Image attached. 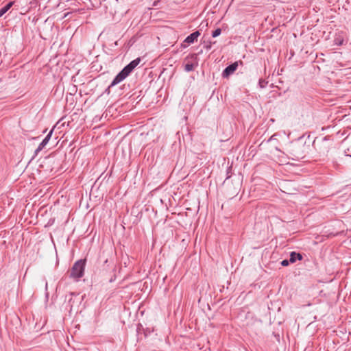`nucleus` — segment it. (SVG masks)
I'll return each instance as SVG.
<instances>
[{
  "instance_id": "39448f33",
  "label": "nucleus",
  "mask_w": 351,
  "mask_h": 351,
  "mask_svg": "<svg viewBox=\"0 0 351 351\" xmlns=\"http://www.w3.org/2000/svg\"><path fill=\"white\" fill-rule=\"evenodd\" d=\"M53 129L51 130V131L48 133V134L45 136V138L43 140V141L39 144L38 147L35 151V154H37L39 152H40L48 143L49 141L52 133H53Z\"/></svg>"
},
{
  "instance_id": "f8f14e48",
  "label": "nucleus",
  "mask_w": 351,
  "mask_h": 351,
  "mask_svg": "<svg viewBox=\"0 0 351 351\" xmlns=\"http://www.w3.org/2000/svg\"><path fill=\"white\" fill-rule=\"evenodd\" d=\"M289 263H291L289 260L285 259L281 261V265L283 267H286L289 265Z\"/></svg>"
},
{
  "instance_id": "7ed1b4c3",
  "label": "nucleus",
  "mask_w": 351,
  "mask_h": 351,
  "mask_svg": "<svg viewBox=\"0 0 351 351\" xmlns=\"http://www.w3.org/2000/svg\"><path fill=\"white\" fill-rule=\"evenodd\" d=\"M348 42V37L346 32L339 31L334 35L333 47H339L346 45Z\"/></svg>"
},
{
  "instance_id": "4468645a",
  "label": "nucleus",
  "mask_w": 351,
  "mask_h": 351,
  "mask_svg": "<svg viewBox=\"0 0 351 351\" xmlns=\"http://www.w3.org/2000/svg\"><path fill=\"white\" fill-rule=\"evenodd\" d=\"M335 49H337L336 47H333L332 49H330V50H335Z\"/></svg>"
},
{
  "instance_id": "20e7f679",
  "label": "nucleus",
  "mask_w": 351,
  "mask_h": 351,
  "mask_svg": "<svg viewBox=\"0 0 351 351\" xmlns=\"http://www.w3.org/2000/svg\"><path fill=\"white\" fill-rule=\"evenodd\" d=\"M238 62H235L228 66L222 72L223 77H228L232 75L237 69Z\"/></svg>"
},
{
  "instance_id": "f257e3e1",
  "label": "nucleus",
  "mask_w": 351,
  "mask_h": 351,
  "mask_svg": "<svg viewBox=\"0 0 351 351\" xmlns=\"http://www.w3.org/2000/svg\"><path fill=\"white\" fill-rule=\"evenodd\" d=\"M141 62V58H138L131 61L128 65H126L114 78L110 84V86H114L123 80H124L132 71Z\"/></svg>"
},
{
  "instance_id": "9d476101",
  "label": "nucleus",
  "mask_w": 351,
  "mask_h": 351,
  "mask_svg": "<svg viewBox=\"0 0 351 351\" xmlns=\"http://www.w3.org/2000/svg\"><path fill=\"white\" fill-rule=\"evenodd\" d=\"M267 82L263 79H260L259 80V82H258V84H259V86L261 88H263L266 86V85L267 84Z\"/></svg>"
},
{
  "instance_id": "f03ea898",
  "label": "nucleus",
  "mask_w": 351,
  "mask_h": 351,
  "mask_svg": "<svg viewBox=\"0 0 351 351\" xmlns=\"http://www.w3.org/2000/svg\"><path fill=\"white\" fill-rule=\"evenodd\" d=\"M86 265V259H80L77 261L73 265L70 277L78 280L84 276Z\"/></svg>"
},
{
  "instance_id": "ddd939ff",
  "label": "nucleus",
  "mask_w": 351,
  "mask_h": 351,
  "mask_svg": "<svg viewBox=\"0 0 351 351\" xmlns=\"http://www.w3.org/2000/svg\"><path fill=\"white\" fill-rule=\"evenodd\" d=\"M326 139H327V136H324V137L323 138V140H324V141H326Z\"/></svg>"
},
{
  "instance_id": "0eeeda50",
  "label": "nucleus",
  "mask_w": 351,
  "mask_h": 351,
  "mask_svg": "<svg viewBox=\"0 0 351 351\" xmlns=\"http://www.w3.org/2000/svg\"><path fill=\"white\" fill-rule=\"evenodd\" d=\"M302 256L300 253L292 252L290 254L289 261L291 263H295L297 260H302Z\"/></svg>"
},
{
  "instance_id": "6e6552de",
  "label": "nucleus",
  "mask_w": 351,
  "mask_h": 351,
  "mask_svg": "<svg viewBox=\"0 0 351 351\" xmlns=\"http://www.w3.org/2000/svg\"><path fill=\"white\" fill-rule=\"evenodd\" d=\"M14 2L11 1L7 3L5 6L1 8L0 10V17L2 16L5 13H6L10 8L12 6Z\"/></svg>"
},
{
  "instance_id": "9b49d317",
  "label": "nucleus",
  "mask_w": 351,
  "mask_h": 351,
  "mask_svg": "<svg viewBox=\"0 0 351 351\" xmlns=\"http://www.w3.org/2000/svg\"><path fill=\"white\" fill-rule=\"evenodd\" d=\"M221 29L220 28H217L215 31L213 32L212 36L215 38V37L219 36L221 34Z\"/></svg>"
},
{
  "instance_id": "423d86ee",
  "label": "nucleus",
  "mask_w": 351,
  "mask_h": 351,
  "mask_svg": "<svg viewBox=\"0 0 351 351\" xmlns=\"http://www.w3.org/2000/svg\"><path fill=\"white\" fill-rule=\"evenodd\" d=\"M200 35L199 32L198 31H196L192 34H191L189 36H188L185 40L184 43H186L188 44L193 43L195 41L197 40L198 36Z\"/></svg>"
},
{
  "instance_id": "1a4fd4ad",
  "label": "nucleus",
  "mask_w": 351,
  "mask_h": 351,
  "mask_svg": "<svg viewBox=\"0 0 351 351\" xmlns=\"http://www.w3.org/2000/svg\"><path fill=\"white\" fill-rule=\"evenodd\" d=\"M195 66L196 65H195L193 63H187L184 66V69H185L186 71L189 72V71H191L194 70Z\"/></svg>"
}]
</instances>
